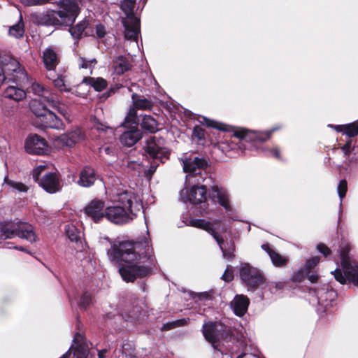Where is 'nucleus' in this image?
Instances as JSON below:
<instances>
[{"label": "nucleus", "mask_w": 358, "mask_h": 358, "mask_svg": "<svg viewBox=\"0 0 358 358\" xmlns=\"http://www.w3.org/2000/svg\"><path fill=\"white\" fill-rule=\"evenodd\" d=\"M145 236L136 242L124 241L114 243L107 250L109 259L115 263L123 262L125 264L119 268L123 280L133 282L137 278H144L152 274L157 260L150 243L148 231Z\"/></svg>", "instance_id": "obj_1"}, {"label": "nucleus", "mask_w": 358, "mask_h": 358, "mask_svg": "<svg viewBox=\"0 0 358 358\" xmlns=\"http://www.w3.org/2000/svg\"><path fill=\"white\" fill-rule=\"evenodd\" d=\"M143 209L141 201L131 191L118 192L105 208V218L115 224H124L132 221Z\"/></svg>", "instance_id": "obj_2"}, {"label": "nucleus", "mask_w": 358, "mask_h": 358, "mask_svg": "<svg viewBox=\"0 0 358 358\" xmlns=\"http://www.w3.org/2000/svg\"><path fill=\"white\" fill-rule=\"evenodd\" d=\"M192 185L190 189L184 188L180 191V199L184 203L192 204L201 203L206 200L207 187L209 186L208 196L213 202H218L227 212L231 210L229 201V194L223 187L215 185L213 180H206L204 182L197 184L196 182L186 184Z\"/></svg>", "instance_id": "obj_3"}, {"label": "nucleus", "mask_w": 358, "mask_h": 358, "mask_svg": "<svg viewBox=\"0 0 358 358\" xmlns=\"http://www.w3.org/2000/svg\"><path fill=\"white\" fill-rule=\"evenodd\" d=\"M79 13L78 3L73 0H62L59 3V10H52L47 14L41 13L36 16V22L40 24L70 25Z\"/></svg>", "instance_id": "obj_4"}, {"label": "nucleus", "mask_w": 358, "mask_h": 358, "mask_svg": "<svg viewBox=\"0 0 358 358\" xmlns=\"http://www.w3.org/2000/svg\"><path fill=\"white\" fill-rule=\"evenodd\" d=\"M6 80L20 85L29 83L28 75L20 62L10 55L0 52V84Z\"/></svg>", "instance_id": "obj_5"}, {"label": "nucleus", "mask_w": 358, "mask_h": 358, "mask_svg": "<svg viewBox=\"0 0 358 358\" xmlns=\"http://www.w3.org/2000/svg\"><path fill=\"white\" fill-rule=\"evenodd\" d=\"M350 250V247L348 243L342 244L338 250L341 268H337L331 271V273L341 284L348 282L358 287V265L350 259L348 256Z\"/></svg>", "instance_id": "obj_6"}, {"label": "nucleus", "mask_w": 358, "mask_h": 358, "mask_svg": "<svg viewBox=\"0 0 358 358\" xmlns=\"http://www.w3.org/2000/svg\"><path fill=\"white\" fill-rule=\"evenodd\" d=\"M183 170L187 173L185 183L196 182L200 184L206 180H212L208 173L203 171L207 167L208 162L203 157L190 156L182 159Z\"/></svg>", "instance_id": "obj_7"}, {"label": "nucleus", "mask_w": 358, "mask_h": 358, "mask_svg": "<svg viewBox=\"0 0 358 358\" xmlns=\"http://www.w3.org/2000/svg\"><path fill=\"white\" fill-rule=\"evenodd\" d=\"M15 236L24 238L30 243H33L36 241V234L31 225L27 224H16L12 222L1 224L0 229V243L3 240L12 238Z\"/></svg>", "instance_id": "obj_8"}, {"label": "nucleus", "mask_w": 358, "mask_h": 358, "mask_svg": "<svg viewBox=\"0 0 358 358\" xmlns=\"http://www.w3.org/2000/svg\"><path fill=\"white\" fill-rule=\"evenodd\" d=\"M138 121L137 113H136L135 109L130 108L124 122L122 124L123 127L128 129V130L123 132L120 138L123 145L131 147L141 138V132L138 129Z\"/></svg>", "instance_id": "obj_9"}, {"label": "nucleus", "mask_w": 358, "mask_h": 358, "mask_svg": "<svg viewBox=\"0 0 358 358\" xmlns=\"http://www.w3.org/2000/svg\"><path fill=\"white\" fill-rule=\"evenodd\" d=\"M144 150L146 154L154 160L155 169L159 163L164 162L169 157V150L165 147V141L163 138L156 136L150 137L145 142ZM154 166H152L153 168Z\"/></svg>", "instance_id": "obj_10"}, {"label": "nucleus", "mask_w": 358, "mask_h": 358, "mask_svg": "<svg viewBox=\"0 0 358 358\" xmlns=\"http://www.w3.org/2000/svg\"><path fill=\"white\" fill-rule=\"evenodd\" d=\"M202 332L206 340L212 344L215 350L219 351H220V350L218 349L217 343L220 341L221 338H224L231 334L229 329L218 322H205L202 327Z\"/></svg>", "instance_id": "obj_11"}, {"label": "nucleus", "mask_w": 358, "mask_h": 358, "mask_svg": "<svg viewBox=\"0 0 358 358\" xmlns=\"http://www.w3.org/2000/svg\"><path fill=\"white\" fill-rule=\"evenodd\" d=\"M31 90L35 94L42 96L50 106L57 110L65 119H69L68 109L61 104L56 94L50 93L46 88L38 83H33L31 84Z\"/></svg>", "instance_id": "obj_12"}, {"label": "nucleus", "mask_w": 358, "mask_h": 358, "mask_svg": "<svg viewBox=\"0 0 358 358\" xmlns=\"http://www.w3.org/2000/svg\"><path fill=\"white\" fill-rule=\"evenodd\" d=\"M239 273L241 279L249 290L257 288L265 280L259 269L251 266L248 264H241Z\"/></svg>", "instance_id": "obj_13"}, {"label": "nucleus", "mask_w": 358, "mask_h": 358, "mask_svg": "<svg viewBox=\"0 0 358 358\" xmlns=\"http://www.w3.org/2000/svg\"><path fill=\"white\" fill-rule=\"evenodd\" d=\"M188 225L204 229L210 233L219 245L220 248L222 252V255L224 258L232 259L234 257V246H232L231 248H230L229 250L223 247V239L213 229V224L211 222L206 221L204 219H191L189 221Z\"/></svg>", "instance_id": "obj_14"}, {"label": "nucleus", "mask_w": 358, "mask_h": 358, "mask_svg": "<svg viewBox=\"0 0 358 358\" xmlns=\"http://www.w3.org/2000/svg\"><path fill=\"white\" fill-rule=\"evenodd\" d=\"M278 128H273L271 130L265 131H259L255 130H249L245 128H237L234 131V136L240 140L246 142L263 143L268 140L273 132L277 130Z\"/></svg>", "instance_id": "obj_15"}, {"label": "nucleus", "mask_w": 358, "mask_h": 358, "mask_svg": "<svg viewBox=\"0 0 358 358\" xmlns=\"http://www.w3.org/2000/svg\"><path fill=\"white\" fill-rule=\"evenodd\" d=\"M105 208L104 201L95 198L85 206L83 211L87 218L94 223H100L105 218Z\"/></svg>", "instance_id": "obj_16"}, {"label": "nucleus", "mask_w": 358, "mask_h": 358, "mask_svg": "<svg viewBox=\"0 0 358 358\" xmlns=\"http://www.w3.org/2000/svg\"><path fill=\"white\" fill-rule=\"evenodd\" d=\"M84 138L80 129H75L54 138V146L58 149L71 148Z\"/></svg>", "instance_id": "obj_17"}, {"label": "nucleus", "mask_w": 358, "mask_h": 358, "mask_svg": "<svg viewBox=\"0 0 358 358\" xmlns=\"http://www.w3.org/2000/svg\"><path fill=\"white\" fill-rule=\"evenodd\" d=\"M24 148L30 155H43L48 152V145L45 138L37 134L27 137L24 143Z\"/></svg>", "instance_id": "obj_18"}, {"label": "nucleus", "mask_w": 358, "mask_h": 358, "mask_svg": "<svg viewBox=\"0 0 358 358\" xmlns=\"http://www.w3.org/2000/svg\"><path fill=\"white\" fill-rule=\"evenodd\" d=\"M75 348L73 353L71 352L72 347L62 355L60 358H87L89 353V347L85 340L84 336L78 332L75 334L73 339Z\"/></svg>", "instance_id": "obj_19"}, {"label": "nucleus", "mask_w": 358, "mask_h": 358, "mask_svg": "<svg viewBox=\"0 0 358 358\" xmlns=\"http://www.w3.org/2000/svg\"><path fill=\"white\" fill-rule=\"evenodd\" d=\"M36 182H38L39 186L45 192L50 194L57 193L62 188L60 176L59 173L56 172L45 173Z\"/></svg>", "instance_id": "obj_20"}, {"label": "nucleus", "mask_w": 358, "mask_h": 358, "mask_svg": "<svg viewBox=\"0 0 358 358\" xmlns=\"http://www.w3.org/2000/svg\"><path fill=\"white\" fill-rule=\"evenodd\" d=\"M36 124L41 128H50L57 130H62L64 129V124L62 120L49 109Z\"/></svg>", "instance_id": "obj_21"}, {"label": "nucleus", "mask_w": 358, "mask_h": 358, "mask_svg": "<svg viewBox=\"0 0 358 358\" xmlns=\"http://www.w3.org/2000/svg\"><path fill=\"white\" fill-rule=\"evenodd\" d=\"M122 22L124 28V38L136 42L138 45L137 39L140 34V19H122Z\"/></svg>", "instance_id": "obj_22"}, {"label": "nucleus", "mask_w": 358, "mask_h": 358, "mask_svg": "<svg viewBox=\"0 0 358 358\" xmlns=\"http://www.w3.org/2000/svg\"><path fill=\"white\" fill-rule=\"evenodd\" d=\"M314 292L320 306L324 307L327 310L329 306H331V303L336 298V293L332 289H329L328 285H324L320 289L314 288Z\"/></svg>", "instance_id": "obj_23"}, {"label": "nucleus", "mask_w": 358, "mask_h": 358, "mask_svg": "<svg viewBox=\"0 0 358 358\" xmlns=\"http://www.w3.org/2000/svg\"><path fill=\"white\" fill-rule=\"evenodd\" d=\"M98 178L99 176L94 169L90 166H85L80 172L78 184L83 187H90L94 184Z\"/></svg>", "instance_id": "obj_24"}, {"label": "nucleus", "mask_w": 358, "mask_h": 358, "mask_svg": "<svg viewBox=\"0 0 358 358\" xmlns=\"http://www.w3.org/2000/svg\"><path fill=\"white\" fill-rule=\"evenodd\" d=\"M249 303L250 300L246 296L236 295L231 302V307L236 315L241 317L246 313Z\"/></svg>", "instance_id": "obj_25"}, {"label": "nucleus", "mask_w": 358, "mask_h": 358, "mask_svg": "<svg viewBox=\"0 0 358 358\" xmlns=\"http://www.w3.org/2000/svg\"><path fill=\"white\" fill-rule=\"evenodd\" d=\"M15 84L16 85H8L4 90L3 94L5 98L20 101L26 97V92L23 89L18 87V85H21L20 84Z\"/></svg>", "instance_id": "obj_26"}, {"label": "nucleus", "mask_w": 358, "mask_h": 358, "mask_svg": "<svg viewBox=\"0 0 358 358\" xmlns=\"http://www.w3.org/2000/svg\"><path fill=\"white\" fill-rule=\"evenodd\" d=\"M43 61L45 67L50 73L55 70L58 64L57 55L52 48H46L43 54Z\"/></svg>", "instance_id": "obj_27"}, {"label": "nucleus", "mask_w": 358, "mask_h": 358, "mask_svg": "<svg viewBox=\"0 0 358 358\" xmlns=\"http://www.w3.org/2000/svg\"><path fill=\"white\" fill-rule=\"evenodd\" d=\"M47 78L51 80L55 87L60 92H69L71 90V86L67 84L66 76L62 75H53L52 72L47 75Z\"/></svg>", "instance_id": "obj_28"}, {"label": "nucleus", "mask_w": 358, "mask_h": 358, "mask_svg": "<svg viewBox=\"0 0 358 358\" xmlns=\"http://www.w3.org/2000/svg\"><path fill=\"white\" fill-rule=\"evenodd\" d=\"M262 248L268 255L272 263L275 266H282L287 263L288 259L277 253L269 244H263Z\"/></svg>", "instance_id": "obj_29"}, {"label": "nucleus", "mask_w": 358, "mask_h": 358, "mask_svg": "<svg viewBox=\"0 0 358 358\" xmlns=\"http://www.w3.org/2000/svg\"><path fill=\"white\" fill-rule=\"evenodd\" d=\"M132 103L134 107L132 108L138 110H150L153 106V103L151 100L140 96L136 93H133L131 95Z\"/></svg>", "instance_id": "obj_30"}, {"label": "nucleus", "mask_w": 358, "mask_h": 358, "mask_svg": "<svg viewBox=\"0 0 358 358\" xmlns=\"http://www.w3.org/2000/svg\"><path fill=\"white\" fill-rule=\"evenodd\" d=\"M131 67V64L124 56H118L113 60V68L117 75H122Z\"/></svg>", "instance_id": "obj_31"}, {"label": "nucleus", "mask_w": 358, "mask_h": 358, "mask_svg": "<svg viewBox=\"0 0 358 358\" xmlns=\"http://www.w3.org/2000/svg\"><path fill=\"white\" fill-rule=\"evenodd\" d=\"M329 127H334L337 131L341 132L348 137H354L358 134V123L353 122L345 125H336Z\"/></svg>", "instance_id": "obj_32"}, {"label": "nucleus", "mask_w": 358, "mask_h": 358, "mask_svg": "<svg viewBox=\"0 0 358 358\" xmlns=\"http://www.w3.org/2000/svg\"><path fill=\"white\" fill-rule=\"evenodd\" d=\"M88 24V21L85 19L78 22L76 25L70 27L69 32L72 37L75 39H80L83 34L87 35V34L85 32V31Z\"/></svg>", "instance_id": "obj_33"}, {"label": "nucleus", "mask_w": 358, "mask_h": 358, "mask_svg": "<svg viewBox=\"0 0 358 358\" xmlns=\"http://www.w3.org/2000/svg\"><path fill=\"white\" fill-rule=\"evenodd\" d=\"M30 108L36 116V123L45 113L48 109L41 100H33L30 103Z\"/></svg>", "instance_id": "obj_34"}, {"label": "nucleus", "mask_w": 358, "mask_h": 358, "mask_svg": "<svg viewBox=\"0 0 358 358\" xmlns=\"http://www.w3.org/2000/svg\"><path fill=\"white\" fill-rule=\"evenodd\" d=\"M3 184L9 187V189L13 192H17L19 193H25L28 191L29 187L20 181L9 179L8 176L4 178Z\"/></svg>", "instance_id": "obj_35"}, {"label": "nucleus", "mask_w": 358, "mask_h": 358, "mask_svg": "<svg viewBox=\"0 0 358 358\" xmlns=\"http://www.w3.org/2000/svg\"><path fill=\"white\" fill-rule=\"evenodd\" d=\"M136 1V0H122L121 1L120 5V8L126 15L124 19L138 18L134 13Z\"/></svg>", "instance_id": "obj_36"}, {"label": "nucleus", "mask_w": 358, "mask_h": 358, "mask_svg": "<svg viewBox=\"0 0 358 358\" xmlns=\"http://www.w3.org/2000/svg\"><path fill=\"white\" fill-rule=\"evenodd\" d=\"M83 83L92 86L96 91L101 92L107 87V81L102 78L86 77Z\"/></svg>", "instance_id": "obj_37"}, {"label": "nucleus", "mask_w": 358, "mask_h": 358, "mask_svg": "<svg viewBox=\"0 0 358 358\" xmlns=\"http://www.w3.org/2000/svg\"><path fill=\"white\" fill-rule=\"evenodd\" d=\"M141 127L143 129L153 133L157 130V121L149 115H145L143 116Z\"/></svg>", "instance_id": "obj_38"}, {"label": "nucleus", "mask_w": 358, "mask_h": 358, "mask_svg": "<svg viewBox=\"0 0 358 358\" xmlns=\"http://www.w3.org/2000/svg\"><path fill=\"white\" fill-rule=\"evenodd\" d=\"M8 34L10 36L16 38H20L23 36L24 34V25L21 16L17 23L10 27Z\"/></svg>", "instance_id": "obj_39"}, {"label": "nucleus", "mask_w": 358, "mask_h": 358, "mask_svg": "<svg viewBox=\"0 0 358 358\" xmlns=\"http://www.w3.org/2000/svg\"><path fill=\"white\" fill-rule=\"evenodd\" d=\"M65 232L71 241L77 242L80 238V231L73 224H67L65 227Z\"/></svg>", "instance_id": "obj_40"}, {"label": "nucleus", "mask_w": 358, "mask_h": 358, "mask_svg": "<svg viewBox=\"0 0 358 358\" xmlns=\"http://www.w3.org/2000/svg\"><path fill=\"white\" fill-rule=\"evenodd\" d=\"M48 164L41 162L40 164L36 166L32 171V178L35 182L38 181L40 175L48 169Z\"/></svg>", "instance_id": "obj_41"}, {"label": "nucleus", "mask_w": 358, "mask_h": 358, "mask_svg": "<svg viewBox=\"0 0 358 358\" xmlns=\"http://www.w3.org/2000/svg\"><path fill=\"white\" fill-rule=\"evenodd\" d=\"M347 190H348L347 181L345 180H341L339 182L338 187H337L338 194V196L341 200L340 206H341V204H342V200L345 197Z\"/></svg>", "instance_id": "obj_42"}, {"label": "nucleus", "mask_w": 358, "mask_h": 358, "mask_svg": "<svg viewBox=\"0 0 358 358\" xmlns=\"http://www.w3.org/2000/svg\"><path fill=\"white\" fill-rule=\"evenodd\" d=\"M188 320H189V319L184 318V319H181V320H178L173 322L166 323L162 326V330H169V329H173L177 327L183 326L187 324Z\"/></svg>", "instance_id": "obj_43"}, {"label": "nucleus", "mask_w": 358, "mask_h": 358, "mask_svg": "<svg viewBox=\"0 0 358 358\" xmlns=\"http://www.w3.org/2000/svg\"><path fill=\"white\" fill-rule=\"evenodd\" d=\"M201 120H199L200 122L203 124H206L208 127L216 128L219 130H225L224 125H222L217 122L210 120L206 117L201 116Z\"/></svg>", "instance_id": "obj_44"}, {"label": "nucleus", "mask_w": 358, "mask_h": 358, "mask_svg": "<svg viewBox=\"0 0 358 358\" xmlns=\"http://www.w3.org/2000/svg\"><path fill=\"white\" fill-rule=\"evenodd\" d=\"M320 262V257H313L308 260H307L305 268H304V272L305 273H310V270L313 268L315 266H316Z\"/></svg>", "instance_id": "obj_45"}, {"label": "nucleus", "mask_w": 358, "mask_h": 358, "mask_svg": "<svg viewBox=\"0 0 358 358\" xmlns=\"http://www.w3.org/2000/svg\"><path fill=\"white\" fill-rule=\"evenodd\" d=\"M92 302V296L90 293L85 292L80 298L79 306L83 308H86Z\"/></svg>", "instance_id": "obj_46"}, {"label": "nucleus", "mask_w": 358, "mask_h": 358, "mask_svg": "<svg viewBox=\"0 0 358 358\" xmlns=\"http://www.w3.org/2000/svg\"><path fill=\"white\" fill-rule=\"evenodd\" d=\"M80 66L83 69L91 68L92 66H94L96 64V61L95 59L87 60L86 59H85L83 57H80Z\"/></svg>", "instance_id": "obj_47"}, {"label": "nucleus", "mask_w": 358, "mask_h": 358, "mask_svg": "<svg viewBox=\"0 0 358 358\" xmlns=\"http://www.w3.org/2000/svg\"><path fill=\"white\" fill-rule=\"evenodd\" d=\"M317 250L322 254L325 257L331 254V250L324 243H319L317 245Z\"/></svg>", "instance_id": "obj_48"}, {"label": "nucleus", "mask_w": 358, "mask_h": 358, "mask_svg": "<svg viewBox=\"0 0 358 358\" xmlns=\"http://www.w3.org/2000/svg\"><path fill=\"white\" fill-rule=\"evenodd\" d=\"M141 313L140 307L136 306L127 316H125L127 320L136 319Z\"/></svg>", "instance_id": "obj_49"}, {"label": "nucleus", "mask_w": 358, "mask_h": 358, "mask_svg": "<svg viewBox=\"0 0 358 358\" xmlns=\"http://www.w3.org/2000/svg\"><path fill=\"white\" fill-rule=\"evenodd\" d=\"M222 278L226 282H230L234 278L233 271L227 267L223 273Z\"/></svg>", "instance_id": "obj_50"}, {"label": "nucleus", "mask_w": 358, "mask_h": 358, "mask_svg": "<svg viewBox=\"0 0 358 358\" xmlns=\"http://www.w3.org/2000/svg\"><path fill=\"white\" fill-rule=\"evenodd\" d=\"M193 136L198 139L201 140L204 138V131L199 127H196L193 129Z\"/></svg>", "instance_id": "obj_51"}, {"label": "nucleus", "mask_w": 358, "mask_h": 358, "mask_svg": "<svg viewBox=\"0 0 358 358\" xmlns=\"http://www.w3.org/2000/svg\"><path fill=\"white\" fill-rule=\"evenodd\" d=\"M341 150L343 152L345 156L350 155L352 151V141L347 142L343 146L341 147Z\"/></svg>", "instance_id": "obj_52"}, {"label": "nucleus", "mask_w": 358, "mask_h": 358, "mask_svg": "<svg viewBox=\"0 0 358 358\" xmlns=\"http://www.w3.org/2000/svg\"><path fill=\"white\" fill-rule=\"evenodd\" d=\"M262 151L266 152V150L263 149ZM266 152H268V154H267L268 155L273 156L274 157H275L277 159L280 158V150L277 147H275L271 150H266Z\"/></svg>", "instance_id": "obj_53"}, {"label": "nucleus", "mask_w": 358, "mask_h": 358, "mask_svg": "<svg viewBox=\"0 0 358 358\" xmlns=\"http://www.w3.org/2000/svg\"><path fill=\"white\" fill-rule=\"evenodd\" d=\"M96 34L99 38L103 37L106 33L105 27L99 24L96 27Z\"/></svg>", "instance_id": "obj_54"}, {"label": "nucleus", "mask_w": 358, "mask_h": 358, "mask_svg": "<svg viewBox=\"0 0 358 358\" xmlns=\"http://www.w3.org/2000/svg\"><path fill=\"white\" fill-rule=\"evenodd\" d=\"M308 275V279L312 282L314 283L317 282L318 279V275L317 273H313L310 274V273H306Z\"/></svg>", "instance_id": "obj_55"}, {"label": "nucleus", "mask_w": 358, "mask_h": 358, "mask_svg": "<svg viewBox=\"0 0 358 358\" xmlns=\"http://www.w3.org/2000/svg\"><path fill=\"white\" fill-rule=\"evenodd\" d=\"M302 275L303 272L299 271L298 273H294L292 276V279L294 281H301V278L302 277Z\"/></svg>", "instance_id": "obj_56"}, {"label": "nucleus", "mask_w": 358, "mask_h": 358, "mask_svg": "<svg viewBox=\"0 0 358 358\" xmlns=\"http://www.w3.org/2000/svg\"><path fill=\"white\" fill-rule=\"evenodd\" d=\"M107 350L106 349H103V350H101L100 351L98 352V357L99 358H106V353L107 352Z\"/></svg>", "instance_id": "obj_57"}, {"label": "nucleus", "mask_w": 358, "mask_h": 358, "mask_svg": "<svg viewBox=\"0 0 358 358\" xmlns=\"http://www.w3.org/2000/svg\"><path fill=\"white\" fill-rule=\"evenodd\" d=\"M106 129H109L112 131V129L111 128H109V127H108L106 126H104L103 124H100V125L97 126V127H96V129L98 131H104Z\"/></svg>", "instance_id": "obj_58"}, {"label": "nucleus", "mask_w": 358, "mask_h": 358, "mask_svg": "<svg viewBox=\"0 0 358 358\" xmlns=\"http://www.w3.org/2000/svg\"><path fill=\"white\" fill-rule=\"evenodd\" d=\"M208 296H209V294L208 293H201L199 295V297L201 299H203H203H207V298H208Z\"/></svg>", "instance_id": "obj_59"}, {"label": "nucleus", "mask_w": 358, "mask_h": 358, "mask_svg": "<svg viewBox=\"0 0 358 358\" xmlns=\"http://www.w3.org/2000/svg\"><path fill=\"white\" fill-rule=\"evenodd\" d=\"M7 248H13V247H12V246H7ZM13 248H15V249H17V250H21V251H24V250H24V248H22V247H17V246H15V247H13Z\"/></svg>", "instance_id": "obj_60"}, {"label": "nucleus", "mask_w": 358, "mask_h": 358, "mask_svg": "<svg viewBox=\"0 0 358 358\" xmlns=\"http://www.w3.org/2000/svg\"><path fill=\"white\" fill-rule=\"evenodd\" d=\"M103 150L104 152L106 153V154H110V149L109 147H106L103 148Z\"/></svg>", "instance_id": "obj_61"}, {"label": "nucleus", "mask_w": 358, "mask_h": 358, "mask_svg": "<svg viewBox=\"0 0 358 358\" xmlns=\"http://www.w3.org/2000/svg\"><path fill=\"white\" fill-rule=\"evenodd\" d=\"M245 356H246L245 353H241L240 355H238L236 358H243Z\"/></svg>", "instance_id": "obj_62"}, {"label": "nucleus", "mask_w": 358, "mask_h": 358, "mask_svg": "<svg viewBox=\"0 0 358 358\" xmlns=\"http://www.w3.org/2000/svg\"><path fill=\"white\" fill-rule=\"evenodd\" d=\"M146 1L147 0H140V3L142 1L143 2V6H144L146 3Z\"/></svg>", "instance_id": "obj_63"}, {"label": "nucleus", "mask_w": 358, "mask_h": 358, "mask_svg": "<svg viewBox=\"0 0 358 358\" xmlns=\"http://www.w3.org/2000/svg\"><path fill=\"white\" fill-rule=\"evenodd\" d=\"M207 213H208V212H207V211H206V210H204V212H203V213H201V215H204V214H207Z\"/></svg>", "instance_id": "obj_64"}]
</instances>
